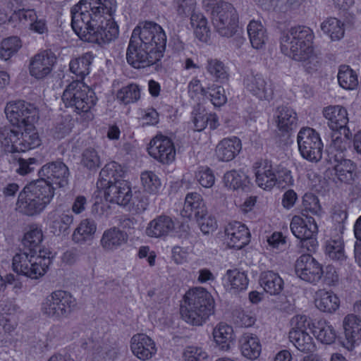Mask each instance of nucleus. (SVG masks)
I'll use <instances>...</instances> for the list:
<instances>
[{
    "label": "nucleus",
    "instance_id": "39448f33",
    "mask_svg": "<svg viewBox=\"0 0 361 361\" xmlns=\"http://www.w3.org/2000/svg\"><path fill=\"white\" fill-rule=\"evenodd\" d=\"M123 171L120 164L112 161L105 165L100 172L101 185H106L104 190V197L109 202L126 206L131 200L133 204V194L128 182L118 179L122 176Z\"/></svg>",
    "mask_w": 361,
    "mask_h": 361
},
{
    "label": "nucleus",
    "instance_id": "c756f323",
    "mask_svg": "<svg viewBox=\"0 0 361 361\" xmlns=\"http://www.w3.org/2000/svg\"><path fill=\"white\" fill-rule=\"evenodd\" d=\"M343 328L348 344L346 348L351 349L361 340V319L354 314H348L343 318Z\"/></svg>",
    "mask_w": 361,
    "mask_h": 361
},
{
    "label": "nucleus",
    "instance_id": "393cba45",
    "mask_svg": "<svg viewBox=\"0 0 361 361\" xmlns=\"http://www.w3.org/2000/svg\"><path fill=\"white\" fill-rule=\"evenodd\" d=\"M73 221L72 214L61 210H54L47 216L49 231L56 236L66 234Z\"/></svg>",
    "mask_w": 361,
    "mask_h": 361
},
{
    "label": "nucleus",
    "instance_id": "1a4fd4ad",
    "mask_svg": "<svg viewBox=\"0 0 361 361\" xmlns=\"http://www.w3.org/2000/svg\"><path fill=\"white\" fill-rule=\"evenodd\" d=\"M213 25L222 37H231L237 31L238 16L230 3H221L212 11Z\"/></svg>",
    "mask_w": 361,
    "mask_h": 361
},
{
    "label": "nucleus",
    "instance_id": "a19ab883",
    "mask_svg": "<svg viewBox=\"0 0 361 361\" xmlns=\"http://www.w3.org/2000/svg\"><path fill=\"white\" fill-rule=\"evenodd\" d=\"M212 335L214 342L221 349L228 350L234 334L231 326L219 323L213 329Z\"/></svg>",
    "mask_w": 361,
    "mask_h": 361
},
{
    "label": "nucleus",
    "instance_id": "4c0bfd02",
    "mask_svg": "<svg viewBox=\"0 0 361 361\" xmlns=\"http://www.w3.org/2000/svg\"><path fill=\"white\" fill-rule=\"evenodd\" d=\"M20 141V134L9 127L0 128V144L5 152H18V146Z\"/></svg>",
    "mask_w": 361,
    "mask_h": 361
},
{
    "label": "nucleus",
    "instance_id": "473e14b6",
    "mask_svg": "<svg viewBox=\"0 0 361 361\" xmlns=\"http://www.w3.org/2000/svg\"><path fill=\"white\" fill-rule=\"evenodd\" d=\"M97 228V224L93 219L89 218L82 219L72 233L73 242L76 244H84L92 240Z\"/></svg>",
    "mask_w": 361,
    "mask_h": 361
},
{
    "label": "nucleus",
    "instance_id": "9d476101",
    "mask_svg": "<svg viewBox=\"0 0 361 361\" xmlns=\"http://www.w3.org/2000/svg\"><path fill=\"white\" fill-rule=\"evenodd\" d=\"M297 142L302 158L312 163H317L322 159L324 145L319 134L315 130L311 128H301Z\"/></svg>",
    "mask_w": 361,
    "mask_h": 361
},
{
    "label": "nucleus",
    "instance_id": "20e7f679",
    "mask_svg": "<svg viewBox=\"0 0 361 361\" xmlns=\"http://www.w3.org/2000/svg\"><path fill=\"white\" fill-rule=\"evenodd\" d=\"M214 312V299L204 288H195L185 294L180 314L183 319L188 324L201 326Z\"/></svg>",
    "mask_w": 361,
    "mask_h": 361
},
{
    "label": "nucleus",
    "instance_id": "c03bdc74",
    "mask_svg": "<svg viewBox=\"0 0 361 361\" xmlns=\"http://www.w3.org/2000/svg\"><path fill=\"white\" fill-rule=\"evenodd\" d=\"M320 27L333 41L340 40L344 36V24L336 18H327L321 23Z\"/></svg>",
    "mask_w": 361,
    "mask_h": 361
},
{
    "label": "nucleus",
    "instance_id": "f8f14e48",
    "mask_svg": "<svg viewBox=\"0 0 361 361\" xmlns=\"http://www.w3.org/2000/svg\"><path fill=\"white\" fill-rule=\"evenodd\" d=\"M5 114L10 122L18 128L35 123L38 119L37 109L30 103L21 100L8 103Z\"/></svg>",
    "mask_w": 361,
    "mask_h": 361
},
{
    "label": "nucleus",
    "instance_id": "09e8293b",
    "mask_svg": "<svg viewBox=\"0 0 361 361\" xmlns=\"http://www.w3.org/2000/svg\"><path fill=\"white\" fill-rule=\"evenodd\" d=\"M205 69L216 82L223 83L228 79L227 68L222 61L217 59H208L205 64Z\"/></svg>",
    "mask_w": 361,
    "mask_h": 361
},
{
    "label": "nucleus",
    "instance_id": "69168bd1",
    "mask_svg": "<svg viewBox=\"0 0 361 361\" xmlns=\"http://www.w3.org/2000/svg\"><path fill=\"white\" fill-rule=\"evenodd\" d=\"M302 206L305 211L313 214L319 215L322 212V207L319 199L312 193H306L302 198Z\"/></svg>",
    "mask_w": 361,
    "mask_h": 361
},
{
    "label": "nucleus",
    "instance_id": "ddd939ff",
    "mask_svg": "<svg viewBox=\"0 0 361 361\" xmlns=\"http://www.w3.org/2000/svg\"><path fill=\"white\" fill-rule=\"evenodd\" d=\"M151 157L162 164H170L176 159V148L171 138L162 134L156 135L147 146Z\"/></svg>",
    "mask_w": 361,
    "mask_h": 361
},
{
    "label": "nucleus",
    "instance_id": "774afa93",
    "mask_svg": "<svg viewBox=\"0 0 361 361\" xmlns=\"http://www.w3.org/2000/svg\"><path fill=\"white\" fill-rule=\"evenodd\" d=\"M18 168L16 169L18 173L25 176L32 172L36 166L39 165V161L35 157L28 159L20 158L18 160Z\"/></svg>",
    "mask_w": 361,
    "mask_h": 361
},
{
    "label": "nucleus",
    "instance_id": "603ef678",
    "mask_svg": "<svg viewBox=\"0 0 361 361\" xmlns=\"http://www.w3.org/2000/svg\"><path fill=\"white\" fill-rule=\"evenodd\" d=\"M16 309L9 304L1 307L0 311V326L6 332L11 333L15 330L18 323L15 316Z\"/></svg>",
    "mask_w": 361,
    "mask_h": 361
},
{
    "label": "nucleus",
    "instance_id": "e433bc0d",
    "mask_svg": "<svg viewBox=\"0 0 361 361\" xmlns=\"http://www.w3.org/2000/svg\"><path fill=\"white\" fill-rule=\"evenodd\" d=\"M288 338L294 346L302 353H311L316 348L313 338L307 331H290Z\"/></svg>",
    "mask_w": 361,
    "mask_h": 361
},
{
    "label": "nucleus",
    "instance_id": "4d7b16f0",
    "mask_svg": "<svg viewBox=\"0 0 361 361\" xmlns=\"http://www.w3.org/2000/svg\"><path fill=\"white\" fill-rule=\"evenodd\" d=\"M342 131V134L340 133L341 131H334L331 136V148L339 152H343L347 149L352 135L350 129H345Z\"/></svg>",
    "mask_w": 361,
    "mask_h": 361
},
{
    "label": "nucleus",
    "instance_id": "6ab92c4d",
    "mask_svg": "<svg viewBox=\"0 0 361 361\" xmlns=\"http://www.w3.org/2000/svg\"><path fill=\"white\" fill-rule=\"evenodd\" d=\"M225 236V240L229 247L240 250L249 243L250 233L245 224L233 221L226 226Z\"/></svg>",
    "mask_w": 361,
    "mask_h": 361
},
{
    "label": "nucleus",
    "instance_id": "5fc2aeb1",
    "mask_svg": "<svg viewBox=\"0 0 361 361\" xmlns=\"http://www.w3.org/2000/svg\"><path fill=\"white\" fill-rule=\"evenodd\" d=\"M247 176L242 171L231 170L224 176V183L231 190H238L243 188L246 183Z\"/></svg>",
    "mask_w": 361,
    "mask_h": 361
},
{
    "label": "nucleus",
    "instance_id": "0e129e2a",
    "mask_svg": "<svg viewBox=\"0 0 361 361\" xmlns=\"http://www.w3.org/2000/svg\"><path fill=\"white\" fill-rule=\"evenodd\" d=\"M197 182L204 188H210L215 183L213 171L207 166H201L195 173Z\"/></svg>",
    "mask_w": 361,
    "mask_h": 361
},
{
    "label": "nucleus",
    "instance_id": "a18cd8bd",
    "mask_svg": "<svg viewBox=\"0 0 361 361\" xmlns=\"http://www.w3.org/2000/svg\"><path fill=\"white\" fill-rule=\"evenodd\" d=\"M93 59V55L90 52H87L82 56L71 60L69 64L70 71L83 79L85 75L90 73Z\"/></svg>",
    "mask_w": 361,
    "mask_h": 361
},
{
    "label": "nucleus",
    "instance_id": "aec40b11",
    "mask_svg": "<svg viewBox=\"0 0 361 361\" xmlns=\"http://www.w3.org/2000/svg\"><path fill=\"white\" fill-rule=\"evenodd\" d=\"M130 350L137 359L145 361L157 353L155 342L145 334H137L130 339Z\"/></svg>",
    "mask_w": 361,
    "mask_h": 361
},
{
    "label": "nucleus",
    "instance_id": "412c9836",
    "mask_svg": "<svg viewBox=\"0 0 361 361\" xmlns=\"http://www.w3.org/2000/svg\"><path fill=\"white\" fill-rule=\"evenodd\" d=\"M322 114L327 121V126L333 131L349 129L348 114L345 108L340 105H330L323 109Z\"/></svg>",
    "mask_w": 361,
    "mask_h": 361
},
{
    "label": "nucleus",
    "instance_id": "dca6fc26",
    "mask_svg": "<svg viewBox=\"0 0 361 361\" xmlns=\"http://www.w3.org/2000/svg\"><path fill=\"white\" fill-rule=\"evenodd\" d=\"M56 63V55L51 51L44 50L30 58L29 73L37 80H43L51 74Z\"/></svg>",
    "mask_w": 361,
    "mask_h": 361
},
{
    "label": "nucleus",
    "instance_id": "f704fd0d",
    "mask_svg": "<svg viewBox=\"0 0 361 361\" xmlns=\"http://www.w3.org/2000/svg\"><path fill=\"white\" fill-rule=\"evenodd\" d=\"M205 210L201 195L197 192H190L185 197L181 214L188 219H195L199 215H203Z\"/></svg>",
    "mask_w": 361,
    "mask_h": 361
},
{
    "label": "nucleus",
    "instance_id": "7c9ffc66",
    "mask_svg": "<svg viewBox=\"0 0 361 361\" xmlns=\"http://www.w3.org/2000/svg\"><path fill=\"white\" fill-rule=\"evenodd\" d=\"M239 348L243 356L250 360L257 359L262 351L259 338L250 333L242 335L239 339Z\"/></svg>",
    "mask_w": 361,
    "mask_h": 361
},
{
    "label": "nucleus",
    "instance_id": "c9c22d12",
    "mask_svg": "<svg viewBox=\"0 0 361 361\" xmlns=\"http://www.w3.org/2000/svg\"><path fill=\"white\" fill-rule=\"evenodd\" d=\"M247 31L252 47L256 49H263L269 38L261 22L251 20L247 25Z\"/></svg>",
    "mask_w": 361,
    "mask_h": 361
},
{
    "label": "nucleus",
    "instance_id": "4468645a",
    "mask_svg": "<svg viewBox=\"0 0 361 361\" xmlns=\"http://www.w3.org/2000/svg\"><path fill=\"white\" fill-rule=\"evenodd\" d=\"M246 90L261 101H270L274 97L271 82L262 73L250 72L243 80Z\"/></svg>",
    "mask_w": 361,
    "mask_h": 361
},
{
    "label": "nucleus",
    "instance_id": "49530a36",
    "mask_svg": "<svg viewBox=\"0 0 361 361\" xmlns=\"http://www.w3.org/2000/svg\"><path fill=\"white\" fill-rule=\"evenodd\" d=\"M190 25L193 28L195 37L202 42H207L209 37V28L207 20L201 13H192L190 17Z\"/></svg>",
    "mask_w": 361,
    "mask_h": 361
},
{
    "label": "nucleus",
    "instance_id": "37998d69",
    "mask_svg": "<svg viewBox=\"0 0 361 361\" xmlns=\"http://www.w3.org/2000/svg\"><path fill=\"white\" fill-rule=\"evenodd\" d=\"M325 252L331 259L340 263H343L347 259L344 250V243L340 235L326 241Z\"/></svg>",
    "mask_w": 361,
    "mask_h": 361
},
{
    "label": "nucleus",
    "instance_id": "79ce46f5",
    "mask_svg": "<svg viewBox=\"0 0 361 361\" xmlns=\"http://www.w3.org/2000/svg\"><path fill=\"white\" fill-rule=\"evenodd\" d=\"M313 334L322 343L330 345L336 338V331L330 322L320 320L314 326Z\"/></svg>",
    "mask_w": 361,
    "mask_h": 361
},
{
    "label": "nucleus",
    "instance_id": "f3484780",
    "mask_svg": "<svg viewBox=\"0 0 361 361\" xmlns=\"http://www.w3.org/2000/svg\"><path fill=\"white\" fill-rule=\"evenodd\" d=\"M69 170L67 166L61 161H54L44 165L39 171L42 178L48 182L63 188L68 184Z\"/></svg>",
    "mask_w": 361,
    "mask_h": 361
},
{
    "label": "nucleus",
    "instance_id": "3c124183",
    "mask_svg": "<svg viewBox=\"0 0 361 361\" xmlns=\"http://www.w3.org/2000/svg\"><path fill=\"white\" fill-rule=\"evenodd\" d=\"M337 78L340 86L345 90H355L358 85L357 75L348 66H340Z\"/></svg>",
    "mask_w": 361,
    "mask_h": 361
},
{
    "label": "nucleus",
    "instance_id": "052dcab7",
    "mask_svg": "<svg viewBox=\"0 0 361 361\" xmlns=\"http://www.w3.org/2000/svg\"><path fill=\"white\" fill-rule=\"evenodd\" d=\"M207 97L215 106H221L226 101L227 97L225 94L224 88L217 85H212L207 87Z\"/></svg>",
    "mask_w": 361,
    "mask_h": 361
},
{
    "label": "nucleus",
    "instance_id": "a878e982",
    "mask_svg": "<svg viewBox=\"0 0 361 361\" xmlns=\"http://www.w3.org/2000/svg\"><path fill=\"white\" fill-rule=\"evenodd\" d=\"M315 307L324 313H334L340 307V299L331 290L325 288L317 290L314 295Z\"/></svg>",
    "mask_w": 361,
    "mask_h": 361
},
{
    "label": "nucleus",
    "instance_id": "f257e3e1",
    "mask_svg": "<svg viewBox=\"0 0 361 361\" xmlns=\"http://www.w3.org/2000/svg\"><path fill=\"white\" fill-rule=\"evenodd\" d=\"M116 9V0H80L71 8L72 28L82 41L108 44L119 35Z\"/></svg>",
    "mask_w": 361,
    "mask_h": 361
},
{
    "label": "nucleus",
    "instance_id": "9b49d317",
    "mask_svg": "<svg viewBox=\"0 0 361 361\" xmlns=\"http://www.w3.org/2000/svg\"><path fill=\"white\" fill-rule=\"evenodd\" d=\"M290 230L300 240L301 246L308 251H313L317 246V241L314 237L318 228L314 218L294 216L290 222Z\"/></svg>",
    "mask_w": 361,
    "mask_h": 361
},
{
    "label": "nucleus",
    "instance_id": "72a5a7b5",
    "mask_svg": "<svg viewBox=\"0 0 361 361\" xmlns=\"http://www.w3.org/2000/svg\"><path fill=\"white\" fill-rule=\"evenodd\" d=\"M20 134L18 152H24L35 149L41 145V140L35 127V123L23 126Z\"/></svg>",
    "mask_w": 361,
    "mask_h": 361
},
{
    "label": "nucleus",
    "instance_id": "bf43d9fd",
    "mask_svg": "<svg viewBox=\"0 0 361 361\" xmlns=\"http://www.w3.org/2000/svg\"><path fill=\"white\" fill-rule=\"evenodd\" d=\"M233 321L240 327H250L255 323L256 318L251 311L239 309L233 311Z\"/></svg>",
    "mask_w": 361,
    "mask_h": 361
},
{
    "label": "nucleus",
    "instance_id": "c85d7f7f",
    "mask_svg": "<svg viewBox=\"0 0 361 361\" xmlns=\"http://www.w3.org/2000/svg\"><path fill=\"white\" fill-rule=\"evenodd\" d=\"M44 209V208L26 187L19 193L16 202V210L19 212L27 216H35L40 214Z\"/></svg>",
    "mask_w": 361,
    "mask_h": 361
},
{
    "label": "nucleus",
    "instance_id": "680f3d73",
    "mask_svg": "<svg viewBox=\"0 0 361 361\" xmlns=\"http://www.w3.org/2000/svg\"><path fill=\"white\" fill-rule=\"evenodd\" d=\"M203 215H199L195 219L196 220L201 231L204 234H209L214 232L217 228L216 219L207 213L205 210Z\"/></svg>",
    "mask_w": 361,
    "mask_h": 361
},
{
    "label": "nucleus",
    "instance_id": "423d86ee",
    "mask_svg": "<svg viewBox=\"0 0 361 361\" xmlns=\"http://www.w3.org/2000/svg\"><path fill=\"white\" fill-rule=\"evenodd\" d=\"M62 101L66 107L73 109L85 121L94 118V109L97 102L94 92L81 80H74L64 90Z\"/></svg>",
    "mask_w": 361,
    "mask_h": 361
},
{
    "label": "nucleus",
    "instance_id": "bb28decb",
    "mask_svg": "<svg viewBox=\"0 0 361 361\" xmlns=\"http://www.w3.org/2000/svg\"><path fill=\"white\" fill-rule=\"evenodd\" d=\"M26 188L45 209L54 196V188L44 178L37 180L27 185Z\"/></svg>",
    "mask_w": 361,
    "mask_h": 361
},
{
    "label": "nucleus",
    "instance_id": "13d9d810",
    "mask_svg": "<svg viewBox=\"0 0 361 361\" xmlns=\"http://www.w3.org/2000/svg\"><path fill=\"white\" fill-rule=\"evenodd\" d=\"M117 99L127 104L137 102L140 98V88L136 84H130L117 92Z\"/></svg>",
    "mask_w": 361,
    "mask_h": 361
},
{
    "label": "nucleus",
    "instance_id": "338daca9",
    "mask_svg": "<svg viewBox=\"0 0 361 361\" xmlns=\"http://www.w3.org/2000/svg\"><path fill=\"white\" fill-rule=\"evenodd\" d=\"M189 96L194 100H199L200 96L207 97V87H202L197 78H193L188 85Z\"/></svg>",
    "mask_w": 361,
    "mask_h": 361
},
{
    "label": "nucleus",
    "instance_id": "0eeeda50",
    "mask_svg": "<svg viewBox=\"0 0 361 361\" xmlns=\"http://www.w3.org/2000/svg\"><path fill=\"white\" fill-rule=\"evenodd\" d=\"M51 254L48 250H39L38 253H17L13 257V271L32 279H37L47 273L51 263Z\"/></svg>",
    "mask_w": 361,
    "mask_h": 361
},
{
    "label": "nucleus",
    "instance_id": "5701e85b",
    "mask_svg": "<svg viewBox=\"0 0 361 361\" xmlns=\"http://www.w3.org/2000/svg\"><path fill=\"white\" fill-rule=\"evenodd\" d=\"M335 175L343 182L353 181L358 174L357 165L352 160L343 158L341 154H336L331 159Z\"/></svg>",
    "mask_w": 361,
    "mask_h": 361
},
{
    "label": "nucleus",
    "instance_id": "7ed1b4c3",
    "mask_svg": "<svg viewBox=\"0 0 361 361\" xmlns=\"http://www.w3.org/2000/svg\"><path fill=\"white\" fill-rule=\"evenodd\" d=\"M313 39V32L309 27H291L281 36V51L293 60L302 62L308 72H313L317 70L319 63L314 51Z\"/></svg>",
    "mask_w": 361,
    "mask_h": 361
},
{
    "label": "nucleus",
    "instance_id": "6e6d98bb",
    "mask_svg": "<svg viewBox=\"0 0 361 361\" xmlns=\"http://www.w3.org/2000/svg\"><path fill=\"white\" fill-rule=\"evenodd\" d=\"M21 46V41L18 37H11L4 39L0 47V58L4 61L8 60L18 52Z\"/></svg>",
    "mask_w": 361,
    "mask_h": 361
},
{
    "label": "nucleus",
    "instance_id": "a211bd4d",
    "mask_svg": "<svg viewBox=\"0 0 361 361\" xmlns=\"http://www.w3.org/2000/svg\"><path fill=\"white\" fill-rule=\"evenodd\" d=\"M256 184L264 190H271L277 183L275 166L268 159L256 161L253 165Z\"/></svg>",
    "mask_w": 361,
    "mask_h": 361
},
{
    "label": "nucleus",
    "instance_id": "8fccbe9b",
    "mask_svg": "<svg viewBox=\"0 0 361 361\" xmlns=\"http://www.w3.org/2000/svg\"><path fill=\"white\" fill-rule=\"evenodd\" d=\"M140 180L144 190L150 195H158L161 189V181L157 174L152 171H143Z\"/></svg>",
    "mask_w": 361,
    "mask_h": 361
},
{
    "label": "nucleus",
    "instance_id": "2eb2a0df",
    "mask_svg": "<svg viewBox=\"0 0 361 361\" xmlns=\"http://www.w3.org/2000/svg\"><path fill=\"white\" fill-rule=\"evenodd\" d=\"M295 271L301 280L314 285L324 274L321 264L310 255H302L296 260Z\"/></svg>",
    "mask_w": 361,
    "mask_h": 361
},
{
    "label": "nucleus",
    "instance_id": "de8ad7c7",
    "mask_svg": "<svg viewBox=\"0 0 361 361\" xmlns=\"http://www.w3.org/2000/svg\"><path fill=\"white\" fill-rule=\"evenodd\" d=\"M43 240V233L41 228L37 226H30L25 233L23 243L24 246L29 250V252L38 253L41 248V243Z\"/></svg>",
    "mask_w": 361,
    "mask_h": 361
},
{
    "label": "nucleus",
    "instance_id": "58836bf2",
    "mask_svg": "<svg viewBox=\"0 0 361 361\" xmlns=\"http://www.w3.org/2000/svg\"><path fill=\"white\" fill-rule=\"evenodd\" d=\"M223 283L227 290H241L247 288L248 280L243 272L235 269L227 270Z\"/></svg>",
    "mask_w": 361,
    "mask_h": 361
},
{
    "label": "nucleus",
    "instance_id": "b1692460",
    "mask_svg": "<svg viewBox=\"0 0 361 361\" xmlns=\"http://www.w3.org/2000/svg\"><path fill=\"white\" fill-rule=\"evenodd\" d=\"M274 121L279 131L289 133L297 127L298 114L290 106H279L274 111Z\"/></svg>",
    "mask_w": 361,
    "mask_h": 361
},
{
    "label": "nucleus",
    "instance_id": "864d4df0",
    "mask_svg": "<svg viewBox=\"0 0 361 361\" xmlns=\"http://www.w3.org/2000/svg\"><path fill=\"white\" fill-rule=\"evenodd\" d=\"M81 164L90 171H96L102 166V159L97 149L88 147L81 155Z\"/></svg>",
    "mask_w": 361,
    "mask_h": 361
},
{
    "label": "nucleus",
    "instance_id": "e2e57ef3",
    "mask_svg": "<svg viewBox=\"0 0 361 361\" xmlns=\"http://www.w3.org/2000/svg\"><path fill=\"white\" fill-rule=\"evenodd\" d=\"M183 357L185 361H207L208 354L201 347L188 346L183 351Z\"/></svg>",
    "mask_w": 361,
    "mask_h": 361
},
{
    "label": "nucleus",
    "instance_id": "2f4dec72",
    "mask_svg": "<svg viewBox=\"0 0 361 361\" xmlns=\"http://www.w3.org/2000/svg\"><path fill=\"white\" fill-rule=\"evenodd\" d=\"M174 227V222L170 217L160 216L148 224L145 233L151 238H161L169 235Z\"/></svg>",
    "mask_w": 361,
    "mask_h": 361
},
{
    "label": "nucleus",
    "instance_id": "cd10ccee",
    "mask_svg": "<svg viewBox=\"0 0 361 361\" xmlns=\"http://www.w3.org/2000/svg\"><path fill=\"white\" fill-rule=\"evenodd\" d=\"M127 240V233L114 226L103 232L99 244L104 250L113 252L121 247Z\"/></svg>",
    "mask_w": 361,
    "mask_h": 361
},
{
    "label": "nucleus",
    "instance_id": "4be33fe9",
    "mask_svg": "<svg viewBox=\"0 0 361 361\" xmlns=\"http://www.w3.org/2000/svg\"><path fill=\"white\" fill-rule=\"evenodd\" d=\"M242 149L241 140L235 137L222 139L215 148V156L219 161L228 162L234 159Z\"/></svg>",
    "mask_w": 361,
    "mask_h": 361
},
{
    "label": "nucleus",
    "instance_id": "6e6552de",
    "mask_svg": "<svg viewBox=\"0 0 361 361\" xmlns=\"http://www.w3.org/2000/svg\"><path fill=\"white\" fill-rule=\"evenodd\" d=\"M77 305L76 299L65 290H58L47 295L42 303V312L56 321L67 318Z\"/></svg>",
    "mask_w": 361,
    "mask_h": 361
},
{
    "label": "nucleus",
    "instance_id": "ea45409f",
    "mask_svg": "<svg viewBox=\"0 0 361 361\" xmlns=\"http://www.w3.org/2000/svg\"><path fill=\"white\" fill-rule=\"evenodd\" d=\"M260 283L264 290L271 295L280 293L283 287V279L277 273L272 271L262 273Z\"/></svg>",
    "mask_w": 361,
    "mask_h": 361
},
{
    "label": "nucleus",
    "instance_id": "f03ea898",
    "mask_svg": "<svg viewBox=\"0 0 361 361\" xmlns=\"http://www.w3.org/2000/svg\"><path fill=\"white\" fill-rule=\"evenodd\" d=\"M166 35L157 23L145 21L133 30L126 51L128 63L135 68H144L159 61L164 56Z\"/></svg>",
    "mask_w": 361,
    "mask_h": 361
}]
</instances>
